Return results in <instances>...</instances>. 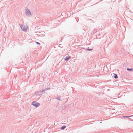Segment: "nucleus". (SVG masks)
<instances>
[{
	"label": "nucleus",
	"mask_w": 133,
	"mask_h": 133,
	"mask_svg": "<svg viewBox=\"0 0 133 133\" xmlns=\"http://www.w3.org/2000/svg\"><path fill=\"white\" fill-rule=\"evenodd\" d=\"M131 116H123V117H124V118H128L129 117H130Z\"/></svg>",
	"instance_id": "obj_8"
},
{
	"label": "nucleus",
	"mask_w": 133,
	"mask_h": 133,
	"mask_svg": "<svg viewBox=\"0 0 133 133\" xmlns=\"http://www.w3.org/2000/svg\"><path fill=\"white\" fill-rule=\"evenodd\" d=\"M36 43L37 44H38L39 45H40V43L38 42H36Z\"/></svg>",
	"instance_id": "obj_9"
},
{
	"label": "nucleus",
	"mask_w": 133,
	"mask_h": 133,
	"mask_svg": "<svg viewBox=\"0 0 133 133\" xmlns=\"http://www.w3.org/2000/svg\"><path fill=\"white\" fill-rule=\"evenodd\" d=\"M32 104L34 106L36 107H38L40 105V104L39 103L36 102H33L32 103Z\"/></svg>",
	"instance_id": "obj_2"
},
{
	"label": "nucleus",
	"mask_w": 133,
	"mask_h": 133,
	"mask_svg": "<svg viewBox=\"0 0 133 133\" xmlns=\"http://www.w3.org/2000/svg\"><path fill=\"white\" fill-rule=\"evenodd\" d=\"M88 50H91V49H88Z\"/></svg>",
	"instance_id": "obj_10"
},
{
	"label": "nucleus",
	"mask_w": 133,
	"mask_h": 133,
	"mask_svg": "<svg viewBox=\"0 0 133 133\" xmlns=\"http://www.w3.org/2000/svg\"><path fill=\"white\" fill-rule=\"evenodd\" d=\"M26 15L28 16H29L31 15L30 12L28 10H26Z\"/></svg>",
	"instance_id": "obj_3"
},
{
	"label": "nucleus",
	"mask_w": 133,
	"mask_h": 133,
	"mask_svg": "<svg viewBox=\"0 0 133 133\" xmlns=\"http://www.w3.org/2000/svg\"><path fill=\"white\" fill-rule=\"evenodd\" d=\"M40 95V94H37V95Z\"/></svg>",
	"instance_id": "obj_11"
},
{
	"label": "nucleus",
	"mask_w": 133,
	"mask_h": 133,
	"mask_svg": "<svg viewBox=\"0 0 133 133\" xmlns=\"http://www.w3.org/2000/svg\"><path fill=\"white\" fill-rule=\"evenodd\" d=\"M70 58V56H66L65 58V61H67L69 60Z\"/></svg>",
	"instance_id": "obj_4"
},
{
	"label": "nucleus",
	"mask_w": 133,
	"mask_h": 133,
	"mask_svg": "<svg viewBox=\"0 0 133 133\" xmlns=\"http://www.w3.org/2000/svg\"><path fill=\"white\" fill-rule=\"evenodd\" d=\"M21 29L24 31H25L28 28L27 26L25 25H23L21 26Z\"/></svg>",
	"instance_id": "obj_1"
},
{
	"label": "nucleus",
	"mask_w": 133,
	"mask_h": 133,
	"mask_svg": "<svg viewBox=\"0 0 133 133\" xmlns=\"http://www.w3.org/2000/svg\"><path fill=\"white\" fill-rule=\"evenodd\" d=\"M127 70L128 71H133V69L132 68H131V69H129V68H127Z\"/></svg>",
	"instance_id": "obj_5"
},
{
	"label": "nucleus",
	"mask_w": 133,
	"mask_h": 133,
	"mask_svg": "<svg viewBox=\"0 0 133 133\" xmlns=\"http://www.w3.org/2000/svg\"><path fill=\"white\" fill-rule=\"evenodd\" d=\"M114 77L115 78H118V77L117 75L115 74H114Z\"/></svg>",
	"instance_id": "obj_6"
},
{
	"label": "nucleus",
	"mask_w": 133,
	"mask_h": 133,
	"mask_svg": "<svg viewBox=\"0 0 133 133\" xmlns=\"http://www.w3.org/2000/svg\"><path fill=\"white\" fill-rule=\"evenodd\" d=\"M65 127H66V126H64L62 127L61 128V129H62L63 130V129H65Z\"/></svg>",
	"instance_id": "obj_7"
}]
</instances>
